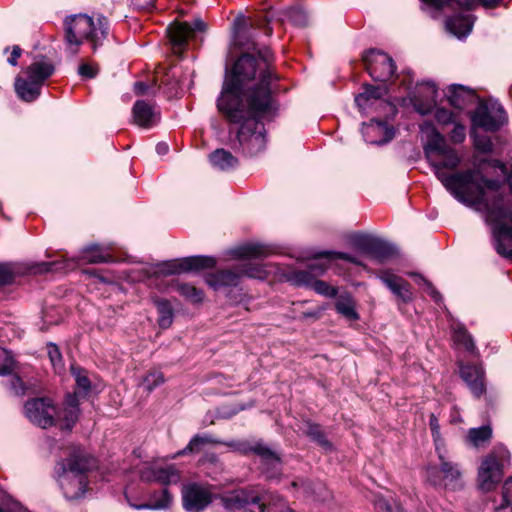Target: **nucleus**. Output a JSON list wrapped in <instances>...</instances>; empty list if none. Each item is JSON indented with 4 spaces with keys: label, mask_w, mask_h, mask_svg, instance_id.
<instances>
[{
    "label": "nucleus",
    "mask_w": 512,
    "mask_h": 512,
    "mask_svg": "<svg viewBox=\"0 0 512 512\" xmlns=\"http://www.w3.org/2000/svg\"><path fill=\"white\" fill-rule=\"evenodd\" d=\"M256 51L257 57L244 53L236 60L217 101L219 112L228 122L241 124L237 140L250 155L265 148L264 127L258 117L273 109L272 84L279 79L269 48Z\"/></svg>",
    "instance_id": "nucleus-1"
},
{
    "label": "nucleus",
    "mask_w": 512,
    "mask_h": 512,
    "mask_svg": "<svg viewBox=\"0 0 512 512\" xmlns=\"http://www.w3.org/2000/svg\"><path fill=\"white\" fill-rule=\"evenodd\" d=\"M447 147L444 137L435 130L424 147L425 157L443 186L459 202L481 212L486 222L508 217L504 186L500 180L486 178L479 170L474 169L450 175L441 170L438 154Z\"/></svg>",
    "instance_id": "nucleus-2"
},
{
    "label": "nucleus",
    "mask_w": 512,
    "mask_h": 512,
    "mask_svg": "<svg viewBox=\"0 0 512 512\" xmlns=\"http://www.w3.org/2000/svg\"><path fill=\"white\" fill-rule=\"evenodd\" d=\"M79 414V402L75 395H67L61 407H57L49 397L32 398L24 405V415L27 419L43 429L59 423L61 429L71 430Z\"/></svg>",
    "instance_id": "nucleus-3"
},
{
    "label": "nucleus",
    "mask_w": 512,
    "mask_h": 512,
    "mask_svg": "<svg viewBox=\"0 0 512 512\" xmlns=\"http://www.w3.org/2000/svg\"><path fill=\"white\" fill-rule=\"evenodd\" d=\"M65 41L78 52V47L85 41L96 51L107 39L110 32L109 20L102 14L71 15L64 20Z\"/></svg>",
    "instance_id": "nucleus-4"
},
{
    "label": "nucleus",
    "mask_w": 512,
    "mask_h": 512,
    "mask_svg": "<svg viewBox=\"0 0 512 512\" xmlns=\"http://www.w3.org/2000/svg\"><path fill=\"white\" fill-rule=\"evenodd\" d=\"M90 467L89 460L80 455H73L61 464L58 482L67 499L74 500L84 495L88 484L86 472Z\"/></svg>",
    "instance_id": "nucleus-5"
},
{
    "label": "nucleus",
    "mask_w": 512,
    "mask_h": 512,
    "mask_svg": "<svg viewBox=\"0 0 512 512\" xmlns=\"http://www.w3.org/2000/svg\"><path fill=\"white\" fill-rule=\"evenodd\" d=\"M268 16L257 14L246 16L239 13L232 24L233 43L241 48L258 50L256 48V39L262 33L266 36L272 34V28L269 26Z\"/></svg>",
    "instance_id": "nucleus-6"
},
{
    "label": "nucleus",
    "mask_w": 512,
    "mask_h": 512,
    "mask_svg": "<svg viewBox=\"0 0 512 512\" xmlns=\"http://www.w3.org/2000/svg\"><path fill=\"white\" fill-rule=\"evenodd\" d=\"M221 444L228 446L232 451L238 452L242 455L255 453L267 466L266 473L268 474V477L274 478L277 476L281 466V459L276 452L271 450L262 442H255L252 444L249 441L233 440L229 442H222Z\"/></svg>",
    "instance_id": "nucleus-7"
},
{
    "label": "nucleus",
    "mask_w": 512,
    "mask_h": 512,
    "mask_svg": "<svg viewBox=\"0 0 512 512\" xmlns=\"http://www.w3.org/2000/svg\"><path fill=\"white\" fill-rule=\"evenodd\" d=\"M508 452L504 449L487 455L478 470V486L484 492L495 489L503 477L504 459Z\"/></svg>",
    "instance_id": "nucleus-8"
},
{
    "label": "nucleus",
    "mask_w": 512,
    "mask_h": 512,
    "mask_svg": "<svg viewBox=\"0 0 512 512\" xmlns=\"http://www.w3.org/2000/svg\"><path fill=\"white\" fill-rule=\"evenodd\" d=\"M215 265L216 259L214 257L190 256L163 262L157 265L155 273L164 276L176 275L191 271H201L207 268H213Z\"/></svg>",
    "instance_id": "nucleus-9"
},
{
    "label": "nucleus",
    "mask_w": 512,
    "mask_h": 512,
    "mask_svg": "<svg viewBox=\"0 0 512 512\" xmlns=\"http://www.w3.org/2000/svg\"><path fill=\"white\" fill-rule=\"evenodd\" d=\"M264 270L260 266L243 265L236 270L226 269L207 275L208 285L218 290L222 287L237 286L242 276L250 278H262Z\"/></svg>",
    "instance_id": "nucleus-10"
},
{
    "label": "nucleus",
    "mask_w": 512,
    "mask_h": 512,
    "mask_svg": "<svg viewBox=\"0 0 512 512\" xmlns=\"http://www.w3.org/2000/svg\"><path fill=\"white\" fill-rule=\"evenodd\" d=\"M367 72L375 81L386 82L394 75L396 66L393 59L386 53L370 49L363 56Z\"/></svg>",
    "instance_id": "nucleus-11"
},
{
    "label": "nucleus",
    "mask_w": 512,
    "mask_h": 512,
    "mask_svg": "<svg viewBox=\"0 0 512 512\" xmlns=\"http://www.w3.org/2000/svg\"><path fill=\"white\" fill-rule=\"evenodd\" d=\"M505 207L509 216L499 221H487L492 227L494 246L498 254L512 257V209L509 200L505 199Z\"/></svg>",
    "instance_id": "nucleus-12"
},
{
    "label": "nucleus",
    "mask_w": 512,
    "mask_h": 512,
    "mask_svg": "<svg viewBox=\"0 0 512 512\" xmlns=\"http://www.w3.org/2000/svg\"><path fill=\"white\" fill-rule=\"evenodd\" d=\"M212 501V494L208 487L190 483L182 489L183 507L188 512H200Z\"/></svg>",
    "instance_id": "nucleus-13"
},
{
    "label": "nucleus",
    "mask_w": 512,
    "mask_h": 512,
    "mask_svg": "<svg viewBox=\"0 0 512 512\" xmlns=\"http://www.w3.org/2000/svg\"><path fill=\"white\" fill-rule=\"evenodd\" d=\"M473 122L486 131H497L506 122L505 111L499 103L480 106L473 116Z\"/></svg>",
    "instance_id": "nucleus-14"
},
{
    "label": "nucleus",
    "mask_w": 512,
    "mask_h": 512,
    "mask_svg": "<svg viewBox=\"0 0 512 512\" xmlns=\"http://www.w3.org/2000/svg\"><path fill=\"white\" fill-rule=\"evenodd\" d=\"M205 28L206 25L201 19H195L192 25L187 22H175L167 28V32L173 46L182 49L195 31L202 32Z\"/></svg>",
    "instance_id": "nucleus-15"
},
{
    "label": "nucleus",
    "mask_w": 512,
    "mask_h": 512,
    "mask_svg": "<svg viewBox=\"0 0 512 512\" xmlns=\"http://www.w3.org/2000/svg\"><path fill=\"white\" fill-rule=\"evenodd\" d=\"M140 478L146 482H157L163 486L177 484L181 473L175 465L150 466L140 472Z\"/></svg>",
    "instance_id": "nucleus-16"
},
{
    "label": "nucleus",
    "mask_w": 512,
    "mask_h": 512,
    "mask_svg": "<svg viewBox=\"0 0 512 512\" xmlns=\"http://www.w3.org/2000/svg\"><path fill=\"white\" fill-rule=\"evenodd\" d=\"M356 244L379 262H384L395 254V248L392 245L371 236L357 238Z\"/></svg>",
    "instance_id": "nucleus-17"
},
{
    "label": "nucleus",
    "mask_w": 512,
    "mask_h": 512,
    "mask_svg": "<svg viewBox=\"0 0 512 512\" xmlns=\"http://www.w3.org/2000/svg\"><path fill=\"white\" fill-rule=\"evenodd\" d=\"M379 279L400 301L408 303L413 300L411 285L402 277L390 271H381Z\"/></svg>",
    "instance_id": "nucleus-18"
},
{
    "label": "nucleus",
    "mask_w": 512,
    "mask_h": 512,
    "mask_svg": "<svg viewBox=\"0 0 512 512\" xmlns=\"http://www.w3.org/2000/svg\"><path fill=\"white\" fill-rule=\"evenodd\" d=\"M221 501L224 507L228 510H239L250 505H257L259 512L264 511L259 503V497L243 489L235 490L223 495Z\"/></svg>",
    "instance_id": "nucleus-19"
},
{
    "label": "nucleus",
    "mask_w": 512,
    "mask_h": 512,
    "mask_svg": "<svg viewBox=\"0 0 512 512\" xmlns=\"http://www.w3.org/2000/svg\"><path fill=\"white\" fill-rule=\"evenodd\" d=\"M460 375L475 397H480L485 392L484 371L481 366L462 365Z\"/></svg>",
    "instance_id": "nucleus-20"
},
{
    "label": "nucleus",
    "mask_w": 512,
    "mask_h": 512,
    "mask_svg": "<svg viewBox=\"0 0 512 512\" xmlns=\"http://www.w3.org/2000/svg\"><path fill=\"white\" fill-rule=\"evenodd\" d=\"M365 140L373 144H385L394 137V130L385 122L372 120L363 128Z\"/></svg>",
    "instance_id": "nucleus-21"
},
{
    "label": "nucleus",
    "mask_w": 512,
    "mask_h": 512,
    "mask_svg": "<svg viewBox=\"0 0 512 512\" xmlns=\"http://www.w3.org/2000/svg\"><path fill=\"white\" fill-rule=\"evenodd\" d=\"M132 112L135 124L142 128H150L160 120L159 112L144 100L136 101Z\"/></svg>",
    "instance_id": "nucleus-22"
},
{
    "label": "nucleus",
    "mask_w": 512,
    "mask_h": 512,
    "mask_svg": "<svg viewBox=\"0 0 512 512\" xmlns=\"http://www.w3.org/2000/svg\"><path fill=\"white\" fill-rule=\"evenodd\" d=\"M439 471L442 473L445 485L453 484L461 478V470L457 463L453 462L446 451H441L437 446Z\"/></svg>",
    "instance_id": "nucleus-23"
},
{
    "label": "nucleus",
    "mask_w": 512,
    "mask_h": 512,
    "mask_svg": "<svg viewBox=\"0 0 512 512\" xmlns=\"http://www.w3.org/2000/svg\"><path fill=\"white\" fill-rule=\"evenodd\" d=\"M172 504L173 495L167 488H163L161 490L151 493L146 503L140 505H130L138 510H167L171 508Z\"/></svg>",
    "instance_id": "nucleus-24"
},
{
    "label": "nucleus",
    "mask_w": 512,
    "mask_h": 512,
    "mask_svg": "<svg viewBox=\"0 0 512 512\" xmlns=\"http://www.w3.org/2000/svg\"><path fill=\"white\" fill-rule=\"evenodd\" d=\"M54 65L46 58L34 61L27 67V76L40 86L54 73Z\"/></svg>",
    "instance_id": "nucleus-25"
},
{
    "label": "nucleus",
    "mask_w": 512,
    "mask_h": 512,
    "mask_svg": "<svg viewBox=\"0 0 512 512\" xmlns=\"http://www.w3.org/2000/svg\"><path fill=\"white\" fill-rule=\"evenodd\" d=\"M14 86L17 96L25 102L36 100L40 96L42 88V86L32 81V79H29V77H27V79L17 77Z\"/></svg>",
    "instance_id": "nucleus-26"
},
{
    "label": "nucleus",
    "mask_w": 512,
    "mask_h": 512,
    "mask_svg": "<svg viewBox=\"0 0 512 512\" xmlns=\"http://www.w3.org/2000/svg\"><path fill=\"white\" fill-rule=\"evenodd\" d=\"M209 160L212 166L221 171H229L238 166V158L230 151L223 148L214 150L209 155Z\"/></svg>",
    "instance_id": "nucleus-27"
},
{
    "label": "nucleus",
    "mask_w": 512,
    "mask_h": 512,
    "mask_svg": "<svg viewBox=\"0 0 512 512\" xmlns=\"http://www.w3.org/2000/svg\"><path fill=\"white\" fill-rule=\"evenodd\" d=\"M222 441L214 438L210 434H196L191 438L189 443L185 448L175 453L171 459H176L177 457L184 456L190 453H199L202 448L206 445L210 444H220Z\"/></svg>",
    "instance_id": "nucleus-28"
},
{
    "label": "nucleus",
    "mask_w": 512,
    "mask_h": 512,
    "mask_svg": "<svg viewBox=\"0 0 512 512\" xmlns=\"http://www.w3.org/2000/svg\"><path fill=\"white\" fill-rule=\"evenodd\" d=\"M232 254L237 258H264L271 254V248L260 243H248L235 248Z\"/></svg>",
    "instance_id": "nucleus-29"
},
{
    "label": "nucleus",
    "mask_w": 512,
    "mask_h": 512,
    "mask_svg": "<svg viewBox=\"0 0 512 512\" xmlns=\"http://www.w3.org/2000/svg\"><path fill=\"white\" fill-rule=\"evenodd\" d=\"M472 21L469 16H454L446 20L445 26L448 32L457 36L465 37L472 30Z\"/></svg>",
    "instance_id": "nucleus-30"
},
{
    "label": "nucleus",
    "mask_w": 512,
    "mask_h": 512,
    "mask_svg": "<svg viewBox=\"0 0 512 512\" xmlns=\"http://www.w3.org/2000/svg\"><path fill=\"white\" fill-rule=\"evenodd\" d=\"M472 90L459 84H453L449 88L448 101L449 103L458 108L462 109L465 107L468 99L472 98Z\"/></svg>",
    "instance_id": "nucleus-31"
},
{
    "label": "nucleus",
    "mask_w": 512,
    "mask_h": 512,
    "mask_svg": "<svg viewBox=\"0 0 512 512\" xmlns=\"http://www.w3.org/2000/svg\"><path fill=\"white\" fill-rule=\"evenodd\" d=\"M453 340L457 345H461L465 350L470 353L476 352V347L472 336L468 333L467 329L462 324H455L452 326Z\"/></svg>",
    "instance_id": "nucleus-32"
},
{
    "label": "nucleus",
    "mask_w": 512,
    "mask_h": 512,
    "mask_svg": "<svg viewBox=\"0 0 512 512\" xmlns=\"http://www.w3.org/2000/svg\"><path fill=\"white\" fill-rule=\"evenodd\" d=\"M336 311L350 321L359 319L355 303L349 295H341L335 303Z\"/></svg>",
    "instance_id": "nucleus-33"
},
{
    "label": "nucleus",
    "mask_w": 512,
    "mask_h": 512,
    "mask_svg": "<svg viewBox=\"0 0 512 512\" xmlns=\"http://www.w3.org/2000/svg\"><path fill=\"white\" fill-rule=\"evenodd\" d=\"M72 375L75 378L76 390L72 395L78 398L79 395L86 396L91 388L87 372L80 367L71 366ZM68 395H71L70 393ZM79 401V399H77Z\"/></svg>",
    "instance_id": "nucleus-34"
},
{
    "label": "nucleus",
    "mask_w": 512,
    "mask_h": 512,
    "mask_svg": "<svg viewBox=\"0 0 512 512\" xmlns=\"http://www.w3.org/2000/svg\"><path fill=\"white\" fill-rule=\"evenodd\" d=\"M437 88L434 84L427 83V99L424 103H421L418 97H414L413 106L417 112L422 115H426L432 111L436 105Z\"/></svg>",
    "instance_id": "nucleus-35"
},
{
    "label": "nucleus",
    "mask_w": 512,
    "mask_h": 512,
    "mask_svg": "<svg viewBox=\"0 0 512 512\" xmlns=\"http://www.w3.org/2000/svg\"><path fill=\"white\" fill-rule=\"evenodd\" d=\"M154 304L159 314V326L164 329L170 327L173 322V308L170 302L166 299H155Z\"/></svg>",
    "instance_id": "nucleus-36"
},
{
    "label": "nucleus",
    "mask_w": 512,
    "mask_h": 512,
    "mask_svg": "<svg viewBox=\"0 0 512 512\" xmlns=\"http://www.w3.org/2000/svg\"><path fill=\"white\" fill-rule=\"evenodd\" d=\"M280 20L290 21L292 24L299 27H304L308 24V16L306 12L300 7H291L282 11Z\"/></svg>",
    "instance_id": "nucleus-37"
},
{
    "label": "nucleus",
    "mask_w": 512,
    "mask_h": 512,
    "mask_svg": "<svg viewBox=\"0 0 512 512\" xmlns=\"http://www.w3.org/2000/svg\"><path fill=\"white\" fill-rule=\"evenodd\" d=\"M81 258L88 263H104L108 262L111 256L103 252L98 245H90L82 250Z\"/></svg>",
    "instance_id": "nucleus-38"
},
{
    "label": "nucleus",
    "mask_w": 512,
    "mask_h": 512,
    "mask_svg": "<svg viewBox=\"0 0 512 512\" xmlns=\"http://www.w3.org/2000/svg\"><path fill=\"white\" fill-rule=\"evenodd\" d=\"M492 436V429L489 425L478 428H471L468 431V441L475 447H479L488 442Z\"/></svg>",
    "instance_id": "nucleus-39"
},
{
    "label": "nucleus",
    "mask_w": 512,
    "mask_h": 512,
    "mask_svg": "<svg viewBox=\"0 0 512 512\" xmlns=\"http://www.w3.org/2000/svg\"><path fill=\"white\" fill-rule=\"evenodd\" d=\"M176 291L191 303H201L204 298L202 290L188 283H179L176 285Z\"/></svg>",
    "instance_id": "nucleus-40"
},
{
    "label": "nucleus",
    "mask_w": 512,
    "mask_h": 512,
    "mask_svg": "<svg viewBox=\"0 0 512 512\" xmlns=\"http://www.w3.org/2000/svg\"><path fill=\"white\" fill-rule=\"evenodd\" d=\"M287 280L293 285L311 288L315 278L314 275H312V273L307 269L291 271L287 275Z\"/></svg>",
    "instance_id": "nucleus-41"
},
{
    "label": "nucleus",
    "mask_w": 512,
    "mask_h": 512,
    "mask_svg": "<svg viewBox=\"0 0 512 512\" xmlns=\"http://www.w3.org/2000/svg\"><path fill=\"white\" fill-rule=\"evenodd\" d=\"M307 435L315 441L318 445H320L325 450H331L332 444L330 441L326 438L325 434L321 430V427L314 423H308L307 424Z\"/></svg>",
    "instance_id": "nucleus-42"
},
{
    "label": "nucleus",
    "mask_w": 512,
    "mask_h": 512,
    "mask_svg": "<svg viewBox=\"0 0 512 512\" xmlns=\"http://www.w3.org/2000/svg\"><path fill=\"white\" fill-rule=\"evenodd\" d=\"M386 93V89L382 86H373L366 84L364 91L355 98V102L361 106L363 102L370 99H380Z\"/></svg>",
    "instance_id": "nucleus-43"
},
{
    "label": "nucleus",
    "mask_w": 512,
    "mask_h": 512,
    "mask_svg": "<svg viewBox=\"0 0 512 512\" xmlns=\"http://www.w3.org/2000/svg\"><path fill=\"white\" fill-rule=\"evenodd\" d=\"M438 162L440 163L441 170L443 171V168H456L460 163V158L454 149L447 147L444 152L438 154Z\"/></svg>",
    "instance_id": "nucleus-44"
},
{
    "label": "nucleus",
    "mask_w": 512,
    "mask_h": 512,
    "mask_svg": "<svg viewBox=\"0 0 512 512\" xmlns=\"http://www.w3.org/2000/svg\"><path fill=\"white\" fill-rule=\"evenodd\" d=\"M165 381L164 375L161 371H150L143 379L142 386L147 392H152L156 387L163 384Z\"/></svg>",
    "instance_id": "nucleus-45"
},
{
    "label": "nucleus",
    "mask_w": 512,
    "mask_h": 512,
    "mask_svg": "<svg viewBox=\"0 0 512 512\" xmlns=\"http://www.w3.org/2000/svg\"><path fill=\"white\" fill-rule=\"evenodd\" d=\"M0 512H27L20 503L0 492Z\"/></svg>",
    "instance_id": "nucleus-46"
},
{
    "label": "nucleus",
    "mask_w": 512,
    "mask_h": 512,
    "mask_svg": "<svg viewBox=\"0 0 512 512\" xmlns=\"http://www.w3.org/2000/svg\"><path fill=\"white\" fill-rule=\"evenodd\" d=\"M19 273L20 270L15 265L0 263V286L12 283Z\"/></svg>",
    "instance_id": "nucleus-47"
},
{
    "label": "nucleus",
    "mask_w": 512,
    "mask_h": 512,
    "mask_svg": "<svg viewBox=\"0 0 512 512\" xmlns=\"http://www.w3.org/2000/svg\"><path fill=\"white\" fill-rule=\"evenodd\" d=\"M315 258H326L329 261H332L335 259H343L345 261H348V262L356 264V265H362V262L357 257L350 255L348 253H343V252H331V251L320 252L315 256Z\"/></svg>",
    "instance_id": "nucleus-48"
},
{
    "label": "nucleus",
    "mask_w": 512,
    "mask_h": 512,
    "mask_svg": "<svg viewBox=\"0 0 512 512\" xmlns=\"http://www.w3.org/2000/svg\"><path fill=\"white\" fill-rule=\"evenodd\" d=\"M311 288L318 294L333 298L337 295V289L327 282L315 279Z\"/></svg>",
    "instance_id": "nucleus-49"
},
{
    "label": "nucleus",
    "mask_w": 512,
    "mask_h": 512,
    "mask_svg": "<svg viewBox=\"0 0 512 512\" xmlns=\"http://www.w3.org/2000/svg\"><path fill=\"white\" fill-rule=\"evenodd\" d=\"M48 356L55 372L60 373L63 369L62 355L55 344L48 345Z\"/></svg>",
    "instance_id": "nucleus-50"
},
{
    "label": "nucleus",
    "mask_w": 512,
    "mask_h": 512,
    "mask_svg": "<svg viewBox=\"0 0 512 512\" xmlns=\"http://www.w3.org/2000/svg\"><path fill=\"white\" fill-rule=\"evenodd\" d=\"M474 146L481 153H491L493 143L488 136L473 134Z\"/></svg>",
    "instance_id": "nucleus-51"
},
{
    "label": "nucleus",
    "mask_w": 512,
    "mask_h": 512,
    "mask_svg": "<svg viewBox=\"0 0 512 512\" xmlns=\"http://www.w3.org/2000/svg\"><path fill=\"white\" fill-rule=\"evenodd\" d=\"M15 367L13 357L5 350L0 352V375L10 374Z\"/></svg>",
    "instance_id": "nucleus-52"
},
{
    "label": "nucleus",
    "mask_w": 512,
    "mask_h": 512,
    "mask_svg": "<svg viewBox=\"0 0 512 512\" xmlns=\"http://www.w3.org/2000/svg\"><path fill=\"white\" fill-rule=\"evenodd\" d=\"M99 72V67L96 63L82 62L78 67V74L84 79L94 78Z\"/></svg>",
    "instance_id": "nucleus-53"
},
{
    "label": "nucleus",
    "mask_w": 512,
    "mask_h": 512,
    "mask_svg": "<svg viewBox=\"0 0 512 512\" xmlns=\"http://www.w3.org/2000/svg\"><path fill=\"white\" fill-rule=\"evenodd\" d=\"M418 285L422 286L424 291L437 303L442 301L441 294L436 290V288L422 276H418L417 280Z\"/></svg>",
    "instance_id": "nucleus-54"
},
{
    "label": "nucleus",
    "mask_w": 512,
    "mask_h": 512,
    "mask_svg": "<svg viewBox=\"0 0 512 512\" xmlns=\"http://www.w3.org/2000/svg\"><path fill=\"white\" fill-rule=\"evenodd\" d=\"M55 262H41L34 264L28 268V272L31 274H43L53 270V266H55Z\"/></svg>",
    "instance_id": "nucleus-55"
},
{
    "label": "nucleus",
    "mask_w": 512,
    "mask_h": 512,
    "mask_svg": "<svg viewBox=\"0 0 512 512\" xmlns=\"http://www.w3.org/2000/svg\"><path fill=\"white\" fill-rule=\"evenodd\" d=\"M429 426H430L432 436H433V439H434L436 447H437V446H439V442H441L440 425H439L438 418L433 413L430 415Z\"/></svg>",
    "instance_id": "nucleus-56"
},
{
    "label": "nucleus",
    "mask_w": 512,
    "mask_h": 512,
    "mask_svg": "<svg viewBox=\"0 0 512 512\" xmlns=\"http://www.w3.org/2000/svg\"><path fill=\"white\" fill-rule=\"evenodd\" d=\"M10 390L15 395H22L25 393V386L23 381L16 375L12 376L8 382Z\"/></svg>",
    "instance_id": "nucleus-57"
},
{
    "label": "nucleus",
    "mask_w": 512,
    "mask_h": 512,
    "mask_svg": "<svg viewBox=\"0 0 512 512\" xmlns=\"http://www.w3.org/2000/svg\"><path fill=\"white\" fill-rule=\"evenodd\" d=\"M503 505L512 507V478L507 479L503 485Z\"/></svg>",
    "instance_id": "nucleus-58"
},
{
    "label": "nucleus",
    "mask_w": 512,
    "mask_h": 512,
    "mask_svg": "<svg viewBox=\"0 0 512 512\" xmlns=\"http://www.w3.org/2000/svg\"><path fill=\"white\" fill-rule=\"evenodd\" d=\"M435 118L439 123L447 124L452 121L453 114L444 108H438L435 113Z\"/></svg>",
    "instance_id": "nucleus-59"
},
{
    "label": "nucleus",
    "mask_w": 512,
    "mask_h": 512,
    "mask_svg": "<svg viewBox=\"0 0 512 512\" xmlns=\"http://www.w3.org/2000/svg\"><path fill=\"white\" fill-rule=\"evenodd\" d=\"M451 139L454 143H461L465 139V128L458 124L451 131Z\"/></svg>",
    "instance_id": "nucleus-60"
},
{
    "label": "nucleus",
    "mask_w": 512,
    "mask_h": 512,
    "mask_svg": "<svg viewBox=\"0 0 512 512\" xmlns=\"http://www.w3.org/2000/svg\"><path fill=\"white\" fill-rule=\"evenodd\" d=\"M376 507L380 511L384 512H404L403 509L400 506H396L393 508L391 505L388 504V502L382 498L378 499L376 501Z\"/></svg>",
    "instance_id": "nucleus-61"
},
{
    "label": "nucleus",
    "mask_w": 512,
    "mask_h": 512,
    "mask_svg": "<svg viewBox=\"0 0 512 512\" xmlns=\"http://www.w3.org/2000/svg\"><path fill=\"white\" fill-rule=\"evenodd\" d=\"M328 269V266L324 263H312L308 266V270L314 275V278L322 275L326 270Z\"/></svg>",
    "instance_id": "nucleus-62"
},
{
    "label": "nucleus",
    "mask_w": 512,
    "mask_h": 512,
    "mask_svg": "<svg viewBox=\"0 0 512 512\" xmlns=\"http://www.w3.org/2000/svg\"><path fill=\"white\" fill-rule=\"evenodd\" d=\"M461 4L466 6H474L475 4H481L485 7L493 6L499 2V0H458Z\"/></svg>",
    "instance_id": "nucleus-63"
},
{
    "label": "nucleus",
    "mask_w": 512,
    "mask_h": 512,
    "mask_svg": "<svg viewBox=\"0 0 512 512\" xmlns=\"http://www.w3.org/2000/svg\"><path fill=\"white\" fill-rule=\"evenodd\" d=\"M155 1L156 0H131L132 4L137 9H142V10H149L152 7H154Z\"/></svg>",
    "instance_id": "nucleus-64"
}]
</instances>
